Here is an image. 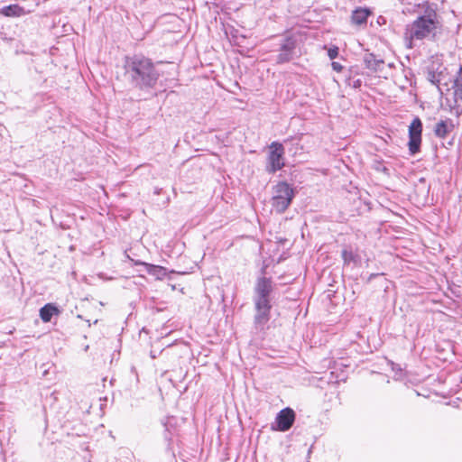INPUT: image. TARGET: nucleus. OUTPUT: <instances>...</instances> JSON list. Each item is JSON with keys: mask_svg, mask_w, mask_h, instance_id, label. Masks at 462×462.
<instances>
[{"mask_svg": "<svg viewBox=\"0 0 462 462\" xmlns=\"http://www.w3.org/2000/svg\"><path fill=\"white\" fill-rule=\"evenodd\" d=\"M124 69L125 79L139 90L148 91L153 88L160 78L153 61L142 54L126 56Z\"/></svg>", "mask_w": 462, "mask_h": 462, "instance_id": "f257e3e1", "label": "nucleus"}, {"mask_svg": "<svg viewBox=\"0 0 462 462\" xmlns=\"http://www.w3.org/2000/svg\"><path fill=\"white\" fill-rule=\"evenodd\" d=\"M436 13L420 15L411 24L407 25L405 35L410 40L409 47L411 48L412 40H424L430 34H435L437 27Z\"/></svg>", "mask_w": 462, "mask_h": 462, "instance_id": "f03ea898", "label": "nucleus"}, {"mask_svg": "<svg viewBox=\"0 0 462 462\" xmlns=\"http://www.w3.org/2000/svg\"><path fill=\"white\" fill-rule=\"evenodd\" d=\"M296 195L295 189L286 181H279L273 188L272 206L277 213H283Z\"/></svg>", "mask_w": 462, "mask_h": 462, "instance_id": "7ed1b4c3", "label": "nucleus"}, {"mask_svg": "<svg viewBox=\"0 0 462 462\" xmlns=\"http://www.w3.org/2000/svg\"><path fill=\"white\" fill-rule=\"evenodd\" d=\"M267 157L266 171L275 173L284 166V147L281 143L273 142Z\"/></svg>", "mask_w": 462, "mask_h": 462, "instance_id": "20e7f679", "label": "nucleus"}, {"mask_svg": "<svg viewBox=\"0 0 462 462\" xmlns=\"http://www.w3.org/2000/svg\"><path fill=\"white\" fill-rule=\"evenodd\" d=\"M422 123L419 117H415L409 126V152L411 155L420 151Z\"/></svg>", "mask_w": 462, "mask_h": 462, "instance_id": "39448f33", "label": "nucleus"}, {"mask_svg": "<svg viewBox=\"0 0 462 462\" xmlns=\"http://www.w3.org/2000/svg\"><path fill=\"white\" fill-rule=\"evenodd\" d=\"M273 282L271 278L259 277L254 286V302L271 303Z\"/></svg>", "mask_w": 462, "mask_h": 462, "instance_id": "423d86ee", "label": "nucleus"}, {"mask_svg": "<svg viewBox=\"0 0 462 462\" xmlns=\"http://www.w3.org/2000/svg\"><path fill=\"white\" fill-rule=\"evenodd\" d=\"M296 49V40L291 36H286L281 39L279 43V54L276 57L278 64H283L293 59Z\"/></svg>", "mask_w": 462, "mask_h": 462, "instance_id": "0eeeda50", "label": "nucleus"}, {"mask_svg": "<svg viewBox=\"0 0 462 462\" xmlns=\"http://www.w3.org/2000/svg\"><path fill=\"white\" fill-rule=\"evenodd\" d=\"M295 416L296 414L291 408L282 409L277 413L275 425H272V429L282 432L289 430L294 423Z\"/></svg>", "mask_w": 462, "mask_h": 462, "instance_id": "6e6552de", "label": "nucleus"}, {"mask_svg": "<svg viewBox=\"0 0 462 462\" xmlns=\"http://www.w3.org/2000/svg\"><path fill=\"white\" fill-rule=\"evenodd\" d=\"M255 314L254 317V324L257 330L264 329L270 320L271 303L254 302Z\"/></svg>", "mask_w": 462, "mask_h": 462, "instance_id": "1a4fd4ad", "label": "nucleus"}, {"mask_svg": "<svg viewBox=\"0 0 462 462\" xmlns=\"http://www.w3.org/2000/svg\"><path fill=\"white\" fill-rule=\"evenodd\" d=\"M134 264L143 265L148 274L154 276L158 280H162L167 275V269L161 265H155L142 261H135Z\"/></svg>", "mask_w": 462, "mask_h": 462, "instance_id": "9d476101", "label": "nucleus"}, {"mask_svg": "<svg viewBox=\"0 0 462 462\" xmlns=\"http://www.w3.org/2000/svg\"><path fill=\"white\" fill-rule=\"evenodd\" d=\"M365 68L371 71L378 72L383 69L384 65L383 60L378 58L374 53H365L363 58Z\"/></svg>", "mask_w": 462, "mask_h": 462, "instance_id": "9b49d317", "label": "nucleus"}, {"mask_svg": "<svg viewBox=\"0 0 462 462\" xmlns=\"http://www.w3.org/2000/svg\"><path fill=\"white\" fill-rule=\"evenodd\" d=\"M372 12L367 7H358L352 13L351 19L353 23L361 25L366 23L367 18L371 15Z\"/></svg>", "mask_w": 462, "mask_h": 462, "instance_id": "f8f14e48", "label": "nucleus"}, {"mask_svg": "<svg viewBox=\"0 0 462 462\" xmlns=\"http://www.w3.org/2000/svg\"><path fill=\"white\" fill-rule=\"evenodd\" d=\"M453 127L454 125L450 119L441 120L436 125L434 134L437 137L444 139L452 131Z\"/></svg>", "mask_w": 462, "mask_h": 462, "instance_id": "ddd939ff", "label": "nucleus"}, {"mask_svg": "<svg viewBox=\"0 0 462 462\" xmlns=\"http://www.w3.org/2000/svg\"><path fill=\"white\" fill-rule=\"evenodd\" d=\"M59 310L51 303H47L40 309V318L43 322H50L54 315L59 314Z\"/></svg>", "mask_w": 462, "mask_h": 462, "instance_id": "4468645a", "label": "nucleus"}, {"mask_svg": "<svg viewBox=\"0 0 462 462\" xmlns=\"http://www.w3.org/2000/svg\"><path fill=\"white\" fill-rule=\"evenodd\" d=\"M0 14L6 17H17L23 14V8L18 5H9L0 10Z\"/></svg>", "mask_w": 462, "mask_h": 462, "instance_id": "2eb2a0df", "label": "nucleus"}, {"mask_svg": "<svg viewBox=\"0 0 462 462\" xmlns=\"http://www.w3.org/2000/svg\"><path fill=\"white\" fill-rule=\"evenodd\" d=\"M341 255L344 264H349L352 262H356L357 257V255L352 250L348 249L342 250Z\"/></svg>", "mask_w": 462, "mask_h": 462, "instance_id": "dca6fc26", "label": "nucleus"}, {"mask_svg": "<svg viewBox=\"0 0 462 462\" xmlns=\"http://www.w3.org/2000/svg\"><path fill=\"white\" fill-rule=\"evenodd\" d=\"M452 88L454 89L455 102L457 103L458 100L462 101V83L457 79H455Z\"/></svg>", "mask_w": 462, "mask_h": 462, "instance_id": "f3484780", "label": "nucleus"}, {"mask_svg": "<svg viewBox=\"0 0 462 462\" xmlns=\"http://www.w3.org/2000/svg\"><path fill=\"white\" fill-rule=\"evenodd\" d=\"M328 56L330 60H335L338 56V48L333 46L328 50Z\"/></svg>", "mask_w": 462, "mask_h": 462, "instance_id": "a211bd4d", "label": "nucleus"}, {"mask_svg": "<svg viewBox=\"0 0 462 462\" xmlns=\"http://www.w3.org/2000/svg\"><path fill=\"white\" fill-rule=\"evenodd\" d=\"M346 83L353 88H360L362 86V80L360 79L351 80V79L349 78L347 79Z\"/></svg>", "mask_w": 462, "mask_h": 462, "instance_id": "6ab92c4d", "label": "nucleus"}, {"mask_svg": "<svg viewBox=\"0 0 462 462\" xmlns=\"http://www.w3.org/2000/svg\"><path fill=\"white\" fill-rule=\"evenodd\" d=\"M331 67L337 72H340L343 69V66L337 61H332Z\"/></svg>", "mask_w": 462, "mask_h": 462, "instance_id": "aec40b11", "label": "nucleus"}, {"mask_svg": "<svg viewBox=\"0 0 462 462\" xmlns=\"http://www.w3.org/2000/svg\"><path fill=\"white\" fill-rule=\"evenodd\" d=\"M150 356H151V357H152V359H154V358H156V357H157V354H156V352H155V351H151Z\"/></svg>", "mask_w": 462, "mask_h": 462, "instance_id": "412c9836", "label": "nucleus"}]
</instances>
